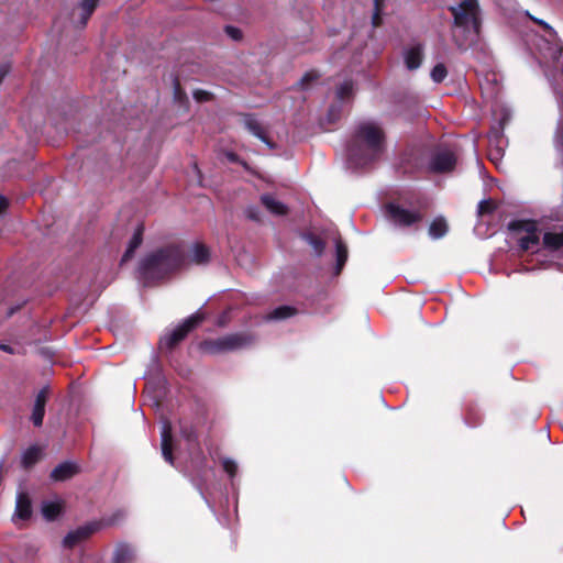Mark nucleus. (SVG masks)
I'll use <instances>...</instances> for the list:
<instances>
[{
    "label": "nucleus",
    "instance_id": "nucleus-19",
    "mask_svg": "<svg viewBox=\"0 0 563 563\" xmlns=\"http://www.w3.org/2000/svg\"><path fill=\"white\" fill-rule=\"evenodd\" d=\"M543 245L550 251H556L563 247V231L545 232L543 235Z\"/></svg>",
    "mask_w": 563,
    "mask_h": 563
},
{
    "label": "nucleus",
    "instance_id": "nucleus-29",
    "mask_svg": "<svg viewBox=\"0 0 563 563\" xmlns=\"http://www.w3.org/2000/svg\"><path fill=\"white\" fill-rule=\"evenodd\" d=\"M222 466H223V470L229 474L230 477H233L238 472V465L231 459H228V457L223 459Z\"/></svg>",
    "mask_w": 563,
    "mask_h": 563
},
{
    "label": "nucleus",
    "instance_id": "nucleus-17",
    "mask_svg": "<svg viewBox=\"0 0 563 563\" xmlns=\"http://www.w3.org/2000/svg\"><path fill=\"white\" fill-rule=\"evenodd\" d=\"M190 262L197 265H205L210 261V252L203 244H195L189 256Z\"/></svg>",
    "mask_w": 563,
    "mask_h": 563
},
{
    "label": "nucleus",
    "instance_id": "nucleus-40",
    "mask_svg": "<svg viewBox=\"0 0 563 563\" xmlns=\"http://www.w3.org/2000/svg\"><path fill=\"white\" fill-rule=\"evenodd\" d=\"M489 155H490V158H492L493 161H495V159H497V158H499V157H500L501 153H500V151H499V150H496L495 152H494V151H490Z\"/></svg>",
    "mask_w": 563,
    "mask_h": 563
},
{
    "label": "nucleus",
    "instance_id": "nucleus-26",
    "mask_svg": "<svg viewBox=\"0 0 563 563\" xmlns=\"http://www.w3.org/2000/svg\"><path fill=\"white\" fill-rule=\"evenodd\" d=\"M446 75V67L442 63L437 64L430 73L431 79L437 84L442 82L445 79Z\"/></svg>",
    "mask_w": 563,
    "mask_h": 563
},
{
    "label": "nucleus",
    "instance_id": "nucleus-4",
    "mask_svg": "<svg viewBox=\"0 0 563 563\" xmlns=\"http://www.w3.org/2000/svg\"><path fill=\"white\" fill-rule=\"evenodd\" d=\"M254 340V336L249 333H231L202 342L201 350L208 354L233 352L251 345Z\"/></svg>",
    "mask_w": 563,
    "mask_h": 563
},
{
    "label": "nucleus",
    "instance_id": "nucleus-39",
    "mask_svg": "<svg viewBox=\"0 0 563 563\" xmlns=\"http://www.w3.org/2000/svg\"><path fill=\"white\" fill-rule=\"evenodd\" d=\"M312 79H316V76L313 74H306L302 77L300 85H303L307 80H312Z\"/></svg>",
    "mask_w": 563,
    "mask_h": 563
},
{
    "label": "nucleus",
    "instance_id": "nucleus-5",
    "mask_svg": "<svg viewBox=\"0 0 563 563\" xmlns=\"http://www.w3.org/2000/svg\"><path fill=\"white\" fill-rule=\"evenodd\" d=\"M205 319V314L200 311L195 312L186 320L183 321L178 327L172 330L169 333H166L161 339V345L167 349H172L177 343H179L185 336L196 328L202 320Z\"/></svg>",
    "mask_w": 563,
    "mask_h": 563
},
{
    "label": "nucleus",
    "instance_id": "nucleus-25",
    "mask_svg": "<svg viewBox=\"0 0 563 563\" xmlns=\"http://www.w3.org/2000/svg\"><path fill=\"white\" fill-rule=\"evenodd\" d=\"M295 309L289 307V306H282V307H278L276 309H274L269 314H268V319L269 320H282V319H286V318H289L291 316L295 314Z\"/></svg>",
    "mask_w": 563,
    "mask_h": 563
},
{
    "label": "nucleus",
    "instance_id": "nucleus-22",
    "mask_svg": "<svg viewBox=\"0 0 563 563\" xmlns=\"http://www.w3.org/2000/svg\"><path fill=\"white\" fill-rule=\"evenodd\" d=\"M42 455V450L38 446H31L26 449L22 454V464L25 467H30L35 464Z\"/></svg>",
    "mask_w": 563,
    "mask_h": 563
},
{
    "label": "nucleus",
    "instance_id": "nucleus-41",
    "mask_svg": "<svg viewBox=\"0 0 563 563\" xmlns=\"http://www.w3.org/2000/svg\"><path fill=\"white\" fill-rule=\"evenodd\" d=\"M0 350H2V351H4V352H8V353H13L12 347H11V346H9V345H4V344H2V345H0Z\"/></svg>",
    "mask_w": 563,
    "mask_h": 563
},
{
    "label": "nucleus",
    "instance_id": "nucleus-13",
    "mask_svg": "<svg viewBox=\"0 0 563 563\" xmlns=\"http://www.w3.org/2000/svg\"><path fill=\"white\" fill-rule=\"evenodd\" d=\"M78 473V466L73 462H64L57 465L52 471V478L54 481H66Z\"/></svg>",
    "mask_w": 563,
    "mask_h": 563
},
{
    "label": "nucleus",
    "instance_id": "nucleus-16",
    "mask_svg": "<svg viewBox=\"0 0 563 563\" xmlns=\"http://www.w3.org/2000/svg\"><path fill=\"white\" fill-rule=\"evenodd\" d=\"M62 508L63 506L59 500H46L43 501L41 510L46 520L53 521L60 515Z\"/></svg>",
    "mask_w": 563,
    "mask_h": 563
},
{
    "label": "nucleus",
    "instance_id": "nucleus-20",
    "mask_svg": "<svg viewBox=\"0 0 563 563\" xmlns=\"http://www.w3.org/2000/svg\"><path fill=\"white\" fill-rule=\"evenodd\" d=\"M134 556V550L132 547L125 543H121L114 551L113 561L114 563H129Z\"/></svg>",
    "mask_w": 563,
    "mask_h": 563
},
{
    "label": "nucleus",
    "instance_id": "nucleus-32",
    "mask_svg": "<svg viewBox=\"0 0 563 563\" xmlns=\"http://www.w3.org/2000/svg\"><path fill=\"white\" fill-rule=\"evenodd\" d=\"M225 33L231 37L233 38L234 41H239L242 38V32L240 29L235 27V26H227L225 27Z\"/></svg>",
    "mask_w": 563,
    "mask_h": 563
},
{
    "label": "nucleus",
    "instance_id": "nucleus-34",
    "mask_svg": "<svg viewBox=\"0 0 563 563\" xmlns=\"http://www.w3.org/2000/svg\"><path fill=\"white\" fill-rule=\"evenodd\" d=\"M194 98L197 101H208L211 99V93L209 91L198 89L194 92Z\"/></svg>",
    "mask_w": 563,
    "mask_h": 563
},
{
    "label": "nucleus",
    "instance_id": "nucleus-1",
    "mask_svg": "<svg viewBox=\"0 0 563 563\" xmlns=\"http://www.w3.org/2000/svg\"><path fill=\"white\" fill-rule=\"evenodd\" d=\"M384 148L383 130L374 122H363L357 126L353 143L347 150L349 164L354 168L364 167L376 161Z\"/></svg>",
    "mask_w": 563,
    "mask_h": 563
},
{
    "label": "nucleus",
    "instance_id": "nucleus-2",
    "mask_svg": "<svg viewBox=\"0 0 563 563\" xmlns=\"http://www.w3.org/2000/svg\"><path fill=\"white\" fill-rule=\"evenodd\" d=\"M453 15L452 36L460 49L474 45L479 37L482 10L478 0H456L449 8Z\"/></svg>",
    "mask_w": 563,
    "mask_h": 563
},
{
    "label": "nucleus",
    "instance_id": "nucleus-15",
    "mask_svg": "<svg viewBox=\"0 0 563 563\" xmlns=\"http://www.w3.org/2000/svg\"><path fill=\"white\" fill-rule=\"evenodd\" d=\"M261 201L263 206L273 214L275 216H284L287 213L288 209L287 206L284 205L282 201L277 200L272 195H263L261 197Z\"/></svg>",
    "mask_w": 563,
    "mask_h": 563
},
{
    "label": "nucleus",
    "instance_id": "nucleus-11",
    "mask_svg": "<svg viewBox=\"0 0 563 563\" xmlns=\"http://www.w3.org/2000/svg\"><path fill=\"white\" fill-rule=\"evenodd\" d=\"M47 394H48L47 388H43L40 390V393L37 394V396L35 398L31 419H32V422L34 423V426H36V427H40L43 423V418H44V413H45V405L47 401Z\"/></svg>",
    "mask_w": 563,
    "mask_h": 563
},
{
    "label": "nucleus",
    "instance_id": "nucleus-27",
    "mask_svg": "<svg viewBox=\"0 0 563 563\" xmlns=\"http://www.w3.org/2000/svg\"><path fill=\"white\" fill-rule=\"evenodd\" d=\"M335 250H336L338 268L341 269V267L344 265V263L347 258V250L341 240L335 241Z\"/></svg>",
    "mask_w": 563,
    "mask_h": 563
},
{
    "label": "nucleus",
    "instance_id": "nucleus-37",
    "mask_svg": "<svg viewBox=\"0 0 563 563\" xmlns=\"http://www.w3.org/2000/svg\"><path fill=\"white\" fill-rule=\"evenodd\" d=\"M538 23H540L548 32L551 36H554L555 35V32L552 30V27L547 24L544 21H538Z\"/></svg>",
    "mask_w": 563,
    "mask_h": 563
},
{
    "label": "nucleus",
    "instance_id": "nucleus-8",
    "mask_svg": "<svg viewBox=\"0 0 563 563\" xmlns=\"http://www.w3.org/2000/svg\"><path fill=\"white\" fill-rule=\"evenodd\" d=\"M456 162L457 159L453 152L440 151L432 157L430 167L433 172L446 173L454 169Z\"/></svg>",
    "mask_w": 563,
    "mask_h": 563
},
{
    "label": "nucleus",
    "instance_id": "nucleus-12",
    "mask_svg": "<svg viewBox=\"0 0 563 563\" xmlns=\"http://www.w3.org/2000/svg\"><path fill=\"white\" fill-rule=\"evenodd\" d=\"M162 454L166 462L173 464V433L169 422H164L162 428Z\"/></svg>",
    "mask_w": 563,
    "mask_h": 563
},
{
    "label": "nucleus",
    "instance_id": "nucleus-35",
    "mask_svg": "<svg viewBox=\"0 0 563 563\" xmlns=\"http://www.w3.org/2000/svg\"><path fill=\"white\" fill-rule=\"evenodd\" d=\"M555 143L558 147L563 148V124L559 126V130L555 134Z\"/></svg>",
    "mask_w": 563,
    "mask_h": 563
},
{
    "label": "nucleus",
    "instance_id": "nucleus-28",
    "mask_svg": "<svg viewBox=\"0 0 563 563\" xmlns=\"http://www.w3.org/2000/svg\"><path fill=\"white\" fill-rule=\"evenodd\" d=\"M353 92V82L351 80H344L336 89V96L340 100L349 98Z\"/></svg>",
    "mask_w": 563,
    "mask_h": 563
},
{
    "label": "nucleus",
    "instance_id": "nucleus-23",
    "mask_svg": "<svg viewBox=\"0 0 563 563\" xmlns=\"http://www.w3.org/2000/svg\"><path fill=\"white\" fill-rule=\"evenodd\" d=\"M446 231L448 224L443 218H435L429 227V234L433 239L442 238L446 233Z\"/></svg>",
    "mask_w": 563,
    "mask_h": 563
},
{
    "label": "nucleus",
    "instance_id": "nucleus-21",
    "mask_svg": "<svg viewBox=\"0 0 563 563\" xmlns=\"http://www.w3.org/2000/svg\"><path fill=\"white\" fill-rule=\"evenodd\" d=\"M142 234H143V228L137 227L129 242V245H128V249H126L124 255L122 256V260H121L122 262H126L133 256L134 251L142 243Z\"/></svg>",
    "mask_w": 563,
    "mask_h": 563
},
{
    "label": "nucleus",
    "instance_id": "nucleus-6",
    "mask_svg": "<svg viewBox=\"0 0 563 563\" xmlns=\"http://www.w3.org/2000/svg\"><path fill=\"white\" fill-rule=\"evenodd\" d=\"M509 229L518 232V243L523 251L538 249L540 235L534 222L530 221H512Z\"/></svg>",
    "mask_w": 563,
    "mask_h": 563
},
{
    "label": "nucleus",
    "instance_id": "nucleus-14",
    "mask_svg": "<svg viewBox=\"0 0 563 563\" xmlns=\"http://www.w3.org/2000/svg\"><path fill=\"white\" fill-rule=\"evenodd\" d=\"M91 527H80L74 531H70L63 540V544L66 548H73L92 533Z\"/></svg>",
    "mask_w": 563,
    "mask_h": 563
},
{
    "label": "nucleus",
    "instance_id": "nucleus-42",
    "mask_svg": "<svg viewBox=\"0 0 563 563\" xmlns=\"http://www.w3.org/2000/svg\"><path fill=\"white\" fill-rule=\"evenodd\" d=\"M228 157L231 159V161H234V155L233 154H229Z\"/></svg>",
    "mask_w": 563,
    "mask_h": 563
},
{
    "label": "nucleus",
    "instance_id": "nucleus-10",
    "mask_svg": "<svg viewBox=\"0 0 563 563\" xmlns=\"http://www.w3.org/2000/svg\"><path fill=\"white\" fill-rule=\"evenodd\" d=\"M98 0H82L73 12L74 22L77 26L84 27L88 19L97 8Z\"/></svg>",
    "mask_w": 563,
    "mask_h": 563
},
{
    "label": "nucleus",
    "instance_id": "nucleus-38",
    "mask_svg": "<svg viewBox=\"0 0 563 563\" xmlns=\"http://www.w3.org/2000/svg\"><path fill=\"white\" fill-rule=\"evenodd\" d=\"M8 200L3 196H0V213L7 208Z\"/></svg>",
    "mask_w": 563,
    "mask_h": 563
},
{
    "label": "nucleus",
    "instance_id": "nucleus-3",
    "mask_svg": "<svg viewBox=\"0 0 563 563\" xmlns=\"http://www.w3.org/2000/svg\"><path fill=\"white\" fill-rule=\"evenodd\" d=\"M184 253L176 245H170L148 255L142 262L140 272L146 282L163 278L169 272L181 266Z\"/></svg>",
    "mask_w": 563,
    "mask_h": 563
},
{
    "label": "nucleus",
    "instance_id": "nucleus-24",
    "mask_svg": "<svg viewBox=\"0 0 563 563\" xmlns=\"http://www.w3.org/2000/svg\"><path fill=\"white\" fill-rule=\"evenodd\" d=\"M245 126L253 135L258 137L264 143L271 145L265 136L264 130L262 129L261 124L254 118L247 117L245 119Z\"/></svg>",
    "mask_w": 563,
    "mask_h": 563
},
{
    "label": "nucleus",
    "instance_id": "nucleus-7",
    "mask_svg": "<svg viewBox=\"0 0 563 563\" xmlns=\"http://www.w3.org/2000/svg\"><path fill=\"white\" fill-rule=\"evenodd\" d=\"M386 212L389 220L398 225H410L421 220L419 212L410 211L395 203L387 205Z\"/></svg>",
    "mask_w": 563,
    "mask_h": 563
},
{
    "label": "nucleus",
    "instance_id": "nucleus-30",
    "mask_svg": "<svg viewBox=\"0 0 563 563\" xmlns=\"http://www.w3.org/2000/svg\"><path fill=\"white\" fill-rule=\"evenodd\" d=\"M174 99L180 104H185L187 102L186 93L181 90L178 82H175L174 86Z\"/></svg>",
    "mask_w": 563,
    "mask_h": 563
},
{
    "label": "nucleus",
    "instance_id": "nucleus-36",
    "mask_svg": "<svg viewBox=\"0 0 563 563\" xmlns=\"http://www.w3.org/2000/svg\"><path fill=\"white\" fill-rule=\"evenodd\" d=\"M490 201H481L478 205L479 212H485L490 210Z\"/></svg>",
    "mask_w": 563,
    "mask_h": 563
},
{
    "label": "nucleus",
    "instance_id": "nucleus-9",
    "mask_svg": "<svg viewBox=\"0 0 563 563\" xmlns=\"http://www.w3.org/2000/svg\"><path fill=\"white\" fill-rule=\"evenodd\" d=\"M402 56L407 69L416 70L423 60V46L421 44L409 45L404 49Z\"/></svg>",
    "mask_w": 563,
    "mask_h": 563
},
{
    "label": "nucleus",
    "instance_id": "nucleus-33",
    "mask_svg": "<svg viewBox=\"0 0 563 563\" xmlns=\"http://www.w3.org/2000/svg\"><path fill=\"white\" fill-rule=\"evenodd\" d=\"M245 214L249 219L253 220V221H260L261 217H260V210L256 208V207H247L245 209Z\"/></svg>",
    "mask_w": 563,
    "mask_h": 563
},
{
    "label": "nucleus",
    "instance_id": "nucleus-43",
    "mask_svg": "<svg viewBox=\"0 0 563 563\" xmlns=\"http://www.w3.org/2000/svg\"><path fill=\"white\" fill-rule=\"evenodd\" d=\"M218 324H219V325H223V321H222V320H219Z\"/></svg>",
    "mask_w": 563,
    "mask_h": 563
},
{
    "label": "nucleus",
    "instance_id": "nucleus-18",
    "mask_svg": "<svg viewBox=\"0 0 563 563\" xmlns=\"http://www.w3.org/2000/svg\"><path fill=\"white\" fill-rule=\"evenodd\" d=\"M31 501L26 494H19L15 505V516L20 519H29L31 517Z\"/></svg>",
    "mask_w": 563,
    "mask_h": 563
},
{
    "label": "nucleus",
    "instance_id": "nucleus-31",
    "mask_svg": "<svg viewBox=\"0 0 563 563\" xmlns=\"http://www.w3.org/2000/svg\"><path fill=\"white\" fill-rule=\"evenodd\" d=\"M308 240H309V243L314 249L316 253L318 255H320L322 253L323 249H324V243L320 239L314 238L312 235H309Z\"/></svg>",
    "mask_w": 563,
    "mask_h": 563
}]
</instances>
